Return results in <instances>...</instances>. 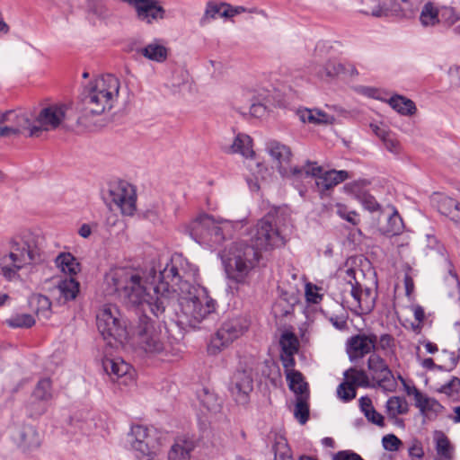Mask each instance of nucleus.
<instances>
[{
	"label": "nucleus",
	"mask_w": 460,
	"mask_h": 460,
	"mask_svg": "<svg viewBox=\"0 0 460 460\" xmlns=\"http://www.w3.org/2000/svg\"><path fill=\"white\" fill-rule=\"evenodd\" d=\"M199 269L180 253L155 273L152 281L144 279L140 274L129 268L111 269L104 277L105 292L116 296L128 306L143 307L157 318L169 305V297L179 291L196 288Z\"/></svg>",
	"instance_id": "1"
},
{
	"label": "nucleus",
	"mask_w": 460,
	"mask_h": 460,
	"mask_svg": "<svg viewBox=\"0 0 460 460\" xmlns=\"http://www.w3.org/2000/svg\"><path fill=\"white\" fill-rule=\"evenodd\" d=\"M252 244L245 242L233 243L229 250L226 271L230 279L237 283H244L260 258L259 250H268L284 244V240L273 217L265 216L258 221L252 231Z\"/></svg>",
	"instance_id": "2"
},
{
	"label": "nucleus",
	"mask_w": 460,
	"mask_h": 460,
	"mask_svg": "<svg viewBox=\"0 0 460 460\" xmlns=\"http://www.w3.org/2000/svg\"><path fill=\"white\" fill-rule=\"evenodd\" d=\"M174 298L178 303L175 309L177 323L182 328H196L216 310V301L208 296L207 288L199 285L177 292L169 297V301Z\"/></svg>",
	"instance_id": "3"
},
{
	"label": "nucleus",
	"mask_w": 460,
	"mask_h": 460,
	"mask_svg": "<svg viewBox=\"0 0 460 460\" xmlns=\"http://www.w3.org/2000/svg\"><path fill=\"white\" fill-rule=\"evenodd\" d=\"M119 86V80L111 74L90 82L81 93L84 115H100L111 110L118 99Z\"/></svg>",
	"instance_id": "4"
},
{
	"label": "nucleus",
	"mask_w": 460,
	"mask_h": 460,
	"mask_svg": "<svg viewBox=\"0 0 460 460\" xmlns=\"http://www.w3.org/2000/svg\"><path fill=\"white\" fill-rule=\"evenodd\" d=\"M235 224L229 220H216L208 214H201L186 227L190 236L198 243L216 249L232 238Z\"/></svg>",
	"instance_id": "5"
},
{
	"label": "nucleus",
	"mask_w": 460,
	"mask_h": 460,
	"mask_svg": "<svg viewBox=\"0 0 460 460\" xmlns=\"http://www.w3.org/2000/svg\"><path fill=\"white\" fill-rule=\"evenodd\" d=\"M0 255L7 257V261L22 268L37 265L45 261L39 246L38 237L31 233H24L12 237Z\"/></svg>",
	"instance_id": "6"
},
{
	"label": "nucleus",
	"mask_w": 460,
	"mask_h": 460,
	"mask_svg": "<svg viewBox=\"0 0 460 460\" xmlns=\"http://www.w3.org/2000/svg\"><path fill=\"white\" fill-rule=\"evenodd\" d=\"M97 328L108 344H123L130 337L128 321L123 317L117 305H104L96 315Z\"/></svg>",
	"instance_id": "7"
},
{
	"label": "nucleus",
	"mask_w": 460,
	"mask_h": 460,
	"mask_svg": "<svg viewBox=\"0 0 460 460\" xmlns=\"http://www.w3.org/2000/svg\"><path fill=\"white\" fill-rule=\"evenodd\" d=\"M138 348L150 356L164 355L166 344L160 324L146 314L139 316L138 323L132 332Z\"/></svg>",
	"instance_id": "8"
},
{
	"label": "nucleus",
	"mask_w": 460,
	"mask_h": 460,
	"mask_svg": "<svg viewBox=\"0 0 460 460\" xmlns=\"http://www.w3.org/2000/svg\"><path fill=\"white\" fill-rule=\"evenodd\" d=\"M365 8L361 11L375 17H409L418 9L419 0H362Z\"/></svg>",
	"instance_id": "9"
},
{
	"label": "nucleus",
	"mask_w": 460,
	"mask_h": 460,
	"mask_svg": "<svg viewBox=\"0 0 460 460\" xmlns=\"http://www.w3.org/2000/svg\"><path fill=\"white\" fill-rule=\"evenodd\" d=\"M248 330L245 319L234 318L226 321L211 338L208 347L210 354L216 355L240 338Z\"/></svg>",
	"instance_id": "10"
},
{
	"label": "nucleus",
	"mask_w": 460,
	"mask_h": 460,
	"mask_svg": "<svg viewBox=\"0 0 460 460\" xmlns=\"http://www.w3.org/2000/svg\"><path fill=\"white\" fill-rule=\"evenodd\" d=\"M154 429L143 425H134L127 435L126 443L131 449L138 452L140 456H150L158 449L159 442Z\"/></svg>",
	"instance_id": "11"
},
{
	"label": "nucleus",
	"mask_w": 460,
	"mask_h": 460,
	"mask_svg": "<svg viewBox=\"0 0 460 460\" xmlns=\"http://www.w3.org/2000/svg\"><path fill=\"white\" fill-rule=\"evenodd\" d=\"M323 167L316 162L306 161L303 165H296L288 168H280V174L291 181L292 184L298 190L300 195L306 191V186L316 180L321 173Z\"/></svg>",
	"instance_id": "12"
},
{
	"label": "nucleus",
	"mask_w": 460,
	"mask_h": 460,
	"mask_svg": "<svg viewBox=\"0 0 460 460\" xmlns=\"http://www.w3.org/2000/svg\"><path fill=\"white\" fill-rule=\"evenodd\" d=\"M367 368L371 373L372 379L376 381V386L385 392H394L397 388V382L392 370L385 360L377 353H372L367 359Z\"/></svg>",
	"instance_id": "13"
},
{
	"label": "nucleus",
	"mask_w": 460,
	"mask_h": 460,
	"mask_svg": "<svg viewBox=\"0 0 460 460\" xmlns=\"http://www.w3.org/2000/svg\"><path fill=\"white\" fill-rule=\"evenodd\" d=\"M252 390L253 378L251 370L238 369L232 375L228 384V392L237 404H247Z\"/></svg>",
	"instance_id": "14"
},
{
	"label": "nucleus",
	"mask_w": 460,
	"mask_h": 460,
	"mask_svg": "<svg viewBox=\"0 0 460 460\" xmlns=\"http://www.w3.org/2000/svg\"><path fill=\"white\" fill-rule=\"evenodd\" d=\"M109 197L122 214L133 215L136 209V193L131 184L127 181L111 184L109 189Z\"/></svg>",
	"instance_id": "15"
},
{
	"label": "nucleus",
	"mask_w": 460,
	"mask_h": 460,
	"mask_svg": "<svg viewBox=\"0 0 460 460\" xmlns=\"http://www.w3.org/2000/svg\"><path fill=\"white\" fill-rule=\"evenodd\" d=\"M376 335L375 333H359L350 337L347 341V352L350 360L362 358L371 351H376Z\"/></svg>",
	"instance_id": "16"
},
{
	"label": "nucleus",
	"mask_w": 460,
	"mask_h": 460,
	"mask_svg": "<svg viewBox=\"0 0 460 460\" xmlns=\"http://www.w3.org/2000/svg\"><path fill=\"white\" fill-rule=\"evenodd\" d=\"M1 122H8L9 125L18 128L21 135L27 133L28 137H39L41 133V128L34 125L31 118L23 112L7 111L1 114Z\"/></svg>",
	"instance_id": "17"
},
{
	"label": "nucleus",
	"mask_w": 460,
	"mask_h": 460,
	"mask_svg": "<svg viewBox=\"0 0 460 460\" xmlns=\"http://www.w3.org/2000/svg\"><path fill=\"white\" fill-rule=\"evenodd\" d=\"M66 105L58 104L43 108L37 116L40 124L38 127L41 128V132L58 128L66 119Z\"/></svg>",
	"instance_id": "18"
},
{
	"label": "nucleus",
	"mask_w": 460,
	"mask_h": 460,
	"mask_svg": "<svg viewBox=\"0 0 460 460\" xmlns=\"http://www.w3.org/2000/svg\"><path fill=\"white\" fill-rule=\"evenodd\" d=\"M348 289L352 298L351 305L359 309L360 314H368L374 309L376 294L371 288H363L359 283H354V286L349 285Z\"/></svg>",
	"instance_id": "19"
},
{
	"label": "nucleus",
	"mask_w": 460,
	"mask_h": 460,
	"mask_svg": "<svg viewBox=\"0 0 460 460\" xmlns=\"http://www.w3.org/2000/svg\"><path fill=\"white\" fill-rule=\"evenodd\" d=\"M17 446L23 451H31L40 445V437L36 428L31 425H23L18 428L13 435Z\"/></svg>",
	"instance_id": "20"
},
{
	"label": "nucleus",
	"mask_w": 460,
	"mask_h": 460,
	"mask_svg": "<svg viewBox=\"0 0 460 460\" xmlns=\"http://www.w3.org/2000/svg\"><path fill=\"white\" fill-rule=\"evenodd\" d=\"M169 52V49L161 39H154L151 42L137 49V53L146 59L156 63L165 62L168 58Z\"/></svg>",
	"instance_id": "21"
},
{
	"label": "nucleus",
	"mask_w": 460,
	"mask_h": 460,
	"mask_svg": "<svg viewBox=\"0 0 460 460\" xmlns=\"http://www.w3.org/2000/svg\"><path fill=\"white\" fill-rule=\"evenodd\" d=\"M415 405L420 413L427 419H434L442 411L443 406L435 399L423 395L416 387H413Z\"/></svg>",
	"instance_id": "22"
},
{
	"label": "nucleus",
	"mask_w": 460,
	"mask_h": 460,
	"mask_svg": "<svg viewBox=\"0 0 460 460\" xmlns=\"http://www.w3.org/2000/svg\"><path fill=\"white\" fill-rule=\"evenodd\" d=\"M349 178V172L344 170L322 171L315 180L320 191L328 190Z\"/></svg>",
	"instance_id": "23"
},
{
	"label": "nucleus",
	"mask_w": 460,
	"mask_h": 460,
	"mask_svg": "<svg viewBox=\"0 0 460 460\" xmlns=\"http://www.w3.org/2000/svg\"><path fill=\"white\" fill-rule=\"evenodd\" d=\"M266 149L274 161L278 163L279 172L280 168H287L292 156L290 148L278 141L272 140L267 143Z\"/></svg>",
	"instance_id": "24"
},
{
	"label": "nucleus",
	"mask_w": 460,
	"mask_h": 460,
	"mask_svg": "<svg viewBox=\"0 0 460 460\" xmlns=\"http://www.w3.org/2000/svg\"><path fill=\"white\" fill-rule=\"evenodd\" d=\"M102 367L104 371L112 379L126 377L131 369L130 365L125 362L121 358H105L102 360Z\"/></svg>",
	"instance_id": "25"
},
{
	"label": "nucleus",
	"mask_w": 460,
	"mask_h": 460,
	"mask_svg": "<svg viewBox=\"0 0 460 460\" xmlns=\"http://www.w3.org/2000/svg\"><path fill=\"white\" fill-rule=\"evenodd\" d=\"M80 284L73 277L58 281L55 291L58 294V300L66 303L75 299L79 293Z\"/></svg>",
	"instance_id": "26"
},
{
	"label": "nucleus",
	"mask_w": 460,
	"mask_h": 460,
	"mask_svg": "<svg viewBox=\"0 0 460 460\" xmlns=\"http://www.w3.org/2000/svg\"><path fill=\"white\" fill-rule=\"evenodd\" d=\"M438 210L442 215L448 217L456 224L460 225V203L447 196H439L438 199Z\"/></svg>",
	"instance_id": "27"
},
{
	"label": "nucleus",
	"mask_w": 460,
	"mask_h": 460,
	"mask_svg": "<svg viewBox=\"0 0 460 460\" xmlns=\"http://www.w3.org/2000/svg\"><path fill=\"white\" fill-rule=\"evenodd\" d=\"M296 115L303 123L329 124L333 120L332 116L319 110L298 109Z\"/></svg>",
	"instance_id": "28"
},
{
	"label": "nucleus",
	"mask_w": 460,
	"mask_h": 460,
	"mask_svg": "<svg viewBox=\"0 0 460 460\" xmlns=\"http://www.w3.org/2000/svg\"><path fill=\"white\" fill-rule=\"evenodd\" d=\"M55 264L63 273L73 277L80 270V263L70 252H61L55 259Z\"/></svg>",
	"instance_id": "29"
},
{
	"label": "nucleus",
	"mask_w": 460,
	"mask_h": 460,
	"mask_svg": "<svg viewBox=\"0 0 460 460\" xmlns=\"http://www.w3.org/2000/svg\"><path fill=\"white\" fill-rule=\"evenodd\" d=\"M435 449L437 457L435 460H452L454 447L449 439L442 431L435 432Z\"/></svg>",
	"instance_id": "30"
},
{
	"label": "nucleus",
	"mask_w": 460,
	"mask_h": 460,
	"mask_svg": "<svg viewBox=\"0 0 460 460\" xmlns=\"http://www.w3.org/2000/svg\"><path fill=\"white\" fill-rule=\"evenodd\" d=\"M387 102L394 111L402 116H412L417 111L415 103L411 99L402 95L394 94Z\"/></svg>",
	"instance_id": "31"
},
{
	"label": "nucleus",
	"mask_w": 460,
	"mask_h": 460,
	"mask_svg": "<svg viewBox=\"0 0 460 460\" xmlns=\"http://www.w3.org/2000/svg\"><path fill=\"white\" fill-rule=\"evenodd\" d=\"M194 445L190 440H177L168 453V460H190Z\"/></svg>",
	"instance_id": "32"
},
{
	"label": "nucleus",
	"mask_w": 460,
	"mask_h": 460,
	"mask_svg": "<svg viewBox=\"0 0 460 460\" xmlns=\"http://www.w3.org/2000/svg\"><path fill=\"white\" fill-rule=\"evenodd\" d=\"M6 259L7 257L0 255V276L9 282L20 280V271L23 268Z\"/></svg>",
	"instance_id": "33"
},
{
	"label": "nucleus",
	"mask_w": 460,
	"mask_h": 460,
	"mask_svg": "<svg viewBox=\"0 0 460 460\" xmlns=\"http://www.w3.org/2000/svg\"><path fill=\"white\" fill-rule=\"evenodd\" d=\"M443 356L448 357V362L441 365L435 364L434 360L431 358H427L422 360L421 366L426 369H434L438 368L439 370L444 371H452L457 365L459 360V355H457L456 352L448 351L447 349L442 350Z\"/></svg>",
	"instance_id": "34"
},
{
	"label": "nucleus",
	"mask_w": 460,
	"mask_h": 460,
	"mask_svg": "<svg viewBox=\"0 0 460 460\" xmlns=\"http://www.w3.org/2000/svg\"><path fill=\"white\" fill-rule=\"evenodd\" d=\"M288 388L297 396L309 394L307 383L304 381L303 375L296 370L286 374Z\"/></svg>",
	"instance_id": "35"
},
{
	"label": "nucleus",
	"mask_w": 460,
	"mask_h": 460,
	"mask_svg": "<svg viewBox=\"0 0 460 460\" xmlns=\"http://www.w3.org/2000/svg\"><path fill=\"white\" fill-rule=\"evenodd\" d=\"M409 411V404L404 397L392 396L385 404V411L388 418H395L398 415L406 414Z\"/></svg>",
	"instance_id": "36"
},
{
	"label": "nucleus",
	"mask_w": 460,
	"mask_h": 460,
	"mask_svg": "<svg viewBox=\"0 0 460 460\" xmlns=\"http://www.w3.org/2000/svg\"><path fill=\"white\" fill-rule=\"evenodd\" d=\"M231 149L233 153L241 154L247 158L254 155V151L252 147V138L248 135H237L231 146Z\"/></svg>",
	"instance_id": "37"
},
{
	"label": "nucleus",
	"mask_w": 460,
	"mask_h": 460,
	"mask_svg": "<svg viewBox=\"0 0 460 460\" xmlns=\"http://www.w3.org/2000/svg\"><path fill=\"white\" fill-rule=\"evenodd\" d=\"M344 377L350 384H353L354 387H376V384L371 385L369 377L364 370H357L351 367L344 372Z\"/></svg>",
	"instance_id": "38"
},
{
	"label": "nucleus",
	"mask_w": 460,
	"mask_h": 460,
	"mask_svg": "<svg viewBox=\"0 0 460 460\" xmlns=\"http://www.w3.org/2000/svg\"><path fill=\"white\" fill-rule=\"evenodd\" d=\"M225 9V3L217 4L213 1L207 3L204 14L199 19V24L200 27H205L212 21L221 16V13Z\"/></svg>",
	"instance_id": "39"
},
{
	"label": "nucleus",
	"mask_w": 460,
	"mask_h": 460,
	"mask_svg": "<svg viewBox=\"0 0 460 460\" xmlns=\"http://www.w3.org/2000/svg\"><path fill=\"white\" fill-rule=\"evenodd\" d=\"M420 21L423 26H434L439 23V8L430 2L425 4L420 15Z\"/></svg>",
	"instance_id": "40"
},
{
	"label": "nucleus",
	"mask_w": 460,
	"mask_h": 460,
	"mask_svg": "<svg viewBox=\"0 0 460 460\" xmlns=\"http://www.w3.org/2000/svg\"><path fill=\"white\" fill-rule=\"evenodd\" d=\"M30 305L35 311L36 314L44 318L50 315L51 302L43 295H37L31 298Z\"/></svg>",
	"instance_id": "41"
},
{
	"label": "nucleus",
	"mask_w": 460,
	"mask_h": 460,
	"mask_svg": "<svg viewBox=\"0 0 460 460\" xmlns=\"http://www.w3.org/2000/svg\"><path fill=\"white\" fill-rule=\"evenodd\" d=\"M346 65L336 60H329L325 66L320 68L316 74L320 78H333L340 75H345Z\"/></svg>",
	"instance_id": "42"
},
{
	"label": "nucleus",
	"mask_w": 460,
	"mask_h": 460,
	"mask_svg": "<svg viewBox=\"0 0 460 460\" xmlns=\"http://www.w3.org/2000/svg\"><path fill=\"white\" fill-rule=\"evenodd\" d=\"M274 460H294L291 449L285 438L276 437L272 446Z\"/></svg>",
	"instance_id": "43"
},
{
	"label": "nucleus",
	"mask_w": 460,
	"mask_h": 460,
	"mask_svg": "<svg viewBox=\"0 0 460 460\" xmlns=\"http://www.w3.org/2000/svg\"><path fill=\"white\" fill-rule=\"evenodd\" d=\"M381 350L385 356L395 354L396 341L394 336L388 333H383L376 336V351Z\"/></svg>",
	"instance_id": "44"
},
{
	"label": "nucleus",
	"mask_w": 460,
	"mask_h": 460,
	"mask_svg": "<svg viewBox=\"0 0 460 460\" xmlns=\"http://www.w3.org/2000/svg\"><path fill=\"white\" fill-rule=\"evenodd\" d=\"M309 394L301 395L296 397V402L294 410V416L302 425L305 424L309 419Z\"/></svg>",
	"instance_id": "45"
},
{
	"label": "nucleus",
	"mask_w": 460,
	"mask_h": 460,
	"mask_svg": "<svg viewBox=\"0 0 460 460\" xmlns=\"http://www.w3.org/2000/svg\"><path fill=\"white\" fill-rule=\"evenodd\" d=\"M287 294L281 296L273 305V312L279 316H287L293 311V306L296 303V298L291 296L286 297Z\"/></svg>",
	"instance_id": "46"
},
{
	"label": "nucleus",
	"mask_w": 460,
	"mask_h": 460,
	"mask_svg": "<svg viewBox=\"0 0 460 460\" xmlns=\"http://www.w3.org/2000/svg\"><path fill=\"white\" fill-rule=\"evenodd\" d=\"M36 400L47 402L52 398V385L49 378L40 379L33 391Z\"/></svg>",
	"instance_id": "47"
},
{
	"label": "nucleus",
	"mask_w": 460,
	"mask_h": 460,
	"mask_svg": "<svg viewBox=\"0 0 460 460\" xmlns=\"http://www.w3.org/2000/svg\"><path fill=\"white\" fill-rule=\"evenodd\" d=\"M279 345L283 353H296L299 342L295 333L292 332H285L281 334Z\"/></svg>",
	"instance_id": "48"
},
{
	"label": "nucleus",
	"mask_w": 460,
	"mask_h": 460,
	"mask_svg": "<svg viewBox=\"0 0 460 460\" xmlns=\"http://www.w3.org/2000/svg\"><path fill=\"white\" fill-rule=\"evenodd\" d=\"M12 328H30L35 323L34 317L30 314H16L6 320Z\"/></svg>",
	"instance_id": "49"
},
{
	"label": "nucleus",
	"mask_w": 460,
	"mask_h": 460,
	"mask_svg": "<svg viewBox=\"0 0 460 460\" xmlns=\"http://www.w3.org/2000/svg\"><path fill=\"white\" fill-rule=\"evenodd\" d=\"M89 11L100 19H108L111 16V10L106 6L105 0H87Z\"/></svg>",
	"instance_id": "50"
},
{
	"label": "nucleus",
	"mask_w": 460,
	"mask_h": 460,
	"mask_svg": "<svg viewBox=\"0 0 460 460\" xmlns=\"http://www.w3.org/2000/svg\"><path fill=\"white\" fill-rule=\"evenodd\" d=\"M458 21H460V12L450 6L439 8V23L452 26Z\"/></svg>",
	"instance_id": "51"
},
{
	"label": "nucleus",
	"mask_w": 460,
	"mask_h": 460,
	"mask_svg": "<svg viewBox=\"0 0 460 460\" xmlns=\"http://www.w3.org/2000/svg\"><path fill=\"white\" fill-rule=\"evenodd\" d=\"M355 274H356V271L354 269L349 268V269L346 270V278H345L344 281L341 282L342 303H348V304L350 303L351 304V302L349 301V297L351 298V296H349V289H348V286L349 285L354 286V283H358L356 280Z\"/></svg>",
	"instance_id": "52"
},
{
	"label": "nucleus",
	"mask_w": 460,
	"mask_h": 460,
	"mask_svg": "<svg viewBox=\"0 0 460 460\" xmlns=\"http://www.w3.org/2000/svg\"><path fill=\"white\" fill-rule=\"evenodd\" d=\"M244 12L255 13L261 14L264 17H267V13L263 10H259L257 8L247 10L243 6H231L230 4L226 3L225 9L221 13V16L225 18H231Z\"/></svg>",
	"instance_id": "53"
},
{
	"label": "nucleus",
	"mask_w": 460,
	"mask_h": 460,
	"mask_svg": "<svg viewBox=\"0 0 460 460\" xmlns=\"http://www.w3.org/2000/svg\"><path fill=\"white\" fill-rule=\"evenodd\" d=\"M338 396L344 402H349L356 397V388L353 384H350L348 380H345L337 388Z\"/></svg>",
	"instance_id": "54"
},
{
	"label": "nucleus",
	"mask_w": 460,
	"mask_h": 460,
	"mask_svg": "<svg viewBox=\"0 0 460 460\" xmlns=\"http://www.w3.org/2000/svg\"><path fill=\"white\" fill-rule=\"evenodd\" d=\"M403 230V222L397 210H394L388 218L387 232L393 235L402 233Z\"/></svg>",
	"instance_id": "55"
},
{
	"label": "nucleus",
	"mask_w": 460,
	"mask_h": 460,
	"mask_svg": "<svg viewBox=\"0 0 460 460\" xmlns=\"http://www.w3.org/2000/svg\"><path fill=\"white\" fill-rule=\"evenodd\" d=\"M199 398L200 402L208 411H216L219 407V403L215 394L209 393L207 389H202L201 394H199Z\"/></svg>",
	"instance_id": "56"
},
{
	"label": "nucleus",
	"mask_w": 460,
	"mask_h": 460,
	"mask_svg": "<svg viewBox=\"0 0 460 460\" xmlns=\"http://www.w3.org/2000/svg\"><path fill=\"white\" fill-rule=\"evenodd\" d=\"M336 213L343 219L356 226L359 219L358 215L355 211H349L347 207L342 204H337Z\"/></svg>",
	"instance_id": "57"
},
{
	"label": "nucleus",
	"mask_w": 460,
	"mask_h": 460,
	"mask_svg": "<svg viewBox=\"0 0 460 460\" xmlns=\"http://www.w3.org/2000/svg\"><path fill=\"white\" fill-rule=\"evenodd\" d=\"M358 199L360 203L363 205V207L371 212L377 211L380 208V205L378 204L375 197L370 195L369 193H361L360 195H358Z\"/></svg>",
	"instance_id": "58"
},
{
	"label": "nucleus",
	"mask_w": 460,
	"mask_h": 460,
	"mask_svg": "<svg viewBox=\"0 0 460 460\" xmlns=\"http://www.w3.org/2000/svg\"><path fill=\"white\" fill-rule=\"evenodd\" d=\"M268 96H264L261 102H253L250 107V113L256 118L263 117L267 112Z\"/></svg>",
	"instance_id": "59"
},
{
	"label": "nucleus",
	"mask_w": 460,
	"mask_h": 460,
	"mask_svg": "<svg viewBox=\"0 0 460 460\" xmlns=\"http://www.w3.org/2000/svg\"><path fill=\"white\" fill-rule=\"evenodd\" d=\"M460 389V379L456 376H454L451 378V380L445 385H443L439 389L438 392L442 394H446L449 396L454 395L455 394L458 393Z\"/></svg>",
	"instance_id": "60"
},
{
	"label": "nucleus",
	"mask_w": 460,
	"mask_h": 460,
	"mask_svg": "<svg viewBox=\"0 0 460 460\" xmlns=\"http://www.w3.org/2000/svg\"><path fill=\"white\" fill-rule=\"evenodd\" d=\"M382 443L385 450L392 452L398 450L399 446L402 444L401 440L394 434L383 437Z\"/></svg>",
	"instance_id": "61"
},
{
	"label": "nucleus",
	"mask_w": 460,
	"mask_h": 460,
	"mask_svg": "<svg viewBox=\"0 0 460 460\" xmlns=\"http://www.w3.org/2000/svg\"><path fill=\"white\" fill-rule=\"evenodd\" d=\"M447 281L453 287V290L448 292V296L460 300V282L457 275L450 270V278Z\"/></svg>",
	"instance_id": "62"
},
{
	"label": "nucleus",
	"mask_w": 460,
	"mask_h": 460,
	"mask_svg": "<svg viewBox=\"0 0 460 460\" xmlns=\"http://www.w3.org/2000/svg\"><path fill=\"white\" fill-rule=\"evenodd\" d=\"M364 415L369 422L381 428L385 427L384 416L376 411L375 408L371 411H366Z\"/></svg>",
	"instance_id": "63"
},
{
	"label": "nucleus",
	"mask_w": 460,
	"mask_h": 460,
	"mask_svg": "<svg viewBox=\"0 0 460 460\" xmlns=\"http://www.w3.org/2000/svg\"><path fill=\"white\" fill-rule=\"evenodd\" d=\"M332 460H364L358 454L350 450H342L337 452Z\"/></svg>",
	"instance_id": "64"
}]
</instances>
